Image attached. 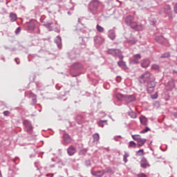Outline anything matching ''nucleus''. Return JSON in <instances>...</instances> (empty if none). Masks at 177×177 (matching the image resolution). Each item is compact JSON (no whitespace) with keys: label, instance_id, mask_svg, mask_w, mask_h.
<instances>
[{"label":"nucleus","instance_id":"nucleus-1","mask_svg":"<svg viewBox=\"0 0 177 177\" xmlns=\"http://www.w3.org/2000/svg\"><path fill=\"white\" fill-rule=\"evenodd\" d=\"M135 20V17L133 15H127L124 18V21L127 26H129L132 30L136 31H143V25H138Z\"/></svg>","mask_w":177,"mask_h":177},{"label":"nucleus","instance_id":"nucleus-2","mask_svg":"<svg viewBox=\"0 0 177 177\" xmlns=\"http://www.w3.org/2000/svg\"><path fill=\"white\" fill-rule=\"evenodd\" d=\"M71 67L72 70L75 71V72H73V71H71L70 72V75L73 78L79 77V75H81V74H82V73H81V71L84 70V65H82L81 63L75 62L71 65Z\"/></svg>","mask_w":177,"mask_h":177},{"label":"nucleus","instance_id":"nucleus-3","mask_svg":"<svg viewBox=\"0 0 177 177\" xmlns=\"http://www.w3.org/2000/svg\"><path fill=\"white\" fill-rule=\"evenodd\" d=\"M108 55H111L113 57H119L120 60L124 59V55H122V51L118 48H109L107 50Z\"/></svg>","mask_w":177,"mask_h":177},{"label":"nucleus","instance_id":"nucleus-4","mask_svg":"<svg viewBox=\"0 0 177 177\" xmlns=\"http://www.w3.org/2000/svg\"><path fill=\"white\" fill-rule=\"evenodd\" d=\"M151 77V73L149 71L145 72L143 74H142L139 77V82L140 84H145L146 82L149 81L150 80V77Z\"/></svg>","mask_w":177,"mask_h":177},{"label":"nucleus","instance_id":"nucleus-5","mask_svg":"<svg viewBox=\"0 0 177 177\" xmlns=\"http://www.w3.org/2000/svg\"><path fill=\"white\" fill-rule=\"evenodd\" d=\"M97 9H99V1L92 0L88 4V10H90L91 12H96Z\"/></svg>","mask_w":177,"mask_h":177},{"label":"nucleus","instance_id":"nucleus-6","mask_svg":"<svg viewBox=\"0 0 177 177\" xmlns=\"http://www.w3.org/2000/svg\"><path fill=\"white\" fill-rule=\"evenodd\" d=\"M155 41L160 44V45H163L164 46H169V41L168 39L165 38L163 36H156L155 37Z\"/></svg>","mask_w":177,"mask_h":177},{"label":"nucleus","instance_id":"nucleus-7","mask_svg":"<svg viewBox=\"0 0 177 177\" xmlns=\"http://www.w3.org/2000/svg\"><path fill=\"white\" fill-rule=\"evenodd\" d=\"M156 88V82L151 80L147 82V91L148 93H153L154 88Z\"/></svg>","mask_w":177,"mask_h":177},{"label":"nucleus","instance_id":"nucleus-8","mask_svg":"<svg viewBox=\"0 0 177 177\" xmlns=\"http://www.w3.org/2000/svg\"><path fill=\"white\" fill-rule=\"evenodd\" d=\"M163 10L165 15L168 16L169 19H172L173 16H172V10L171 9V6L165 5L163 7Z\"/></svg>","mask_w":177,"mask_h":177},{"label":"nucleus","instance_id":"nucleus-9","mask_svg":"<svg viewBox=\"0 0 177 177\" xmlns=\"http://www.w3.org/2000/svg\"><path fill=\"white\" fill-rule=\"evenodd\" d=\"M23 124L24 125L27 132H31V131H32V124L30 120H24L23 121Z\"/></svg>","mask_w":177,"mask_h":177},{"label":"nucleus","instance_id":"nucleus-10","mask_svg":"<svg viewBox=\"0 0 177 177\" xmlns=\"http://www.w3.org/2000/svg\"><path fill=\"white\" fill-rule=\"evenodd\" d=\"M140 164L141 168H143L144 169H146V168H147L148 167H150V164L147 161V159L145 157H143L141 159Z\"/></svg>","mask_w":177,"mask_h":177},{"label":"nucleus","instance_id":"nucleus-11","mask_svg":"<svg viewBox=\"0 0 177 177\" xmlns=\"http://www.w3.org/2000/svg\"><path fill=\"white\" fill-rule=\"evenodd\" d=\"M124 100L127 104H129V103H131V102H135V100H136V97L134 95H124Z\"/></svg>","mask_w":177,"mask_h":177},{"label":"nucleus","instance_id":"nucleus-12","mask_svg":"<svg viewBox=\"0 0 177 177\" xmlns=\"http://www.w3.org/2000/svg\"><path fill=\"white\" fill-rule=\"evenodd\" d=\"M108 37L111 41H114V39H115V28L108 31Z\"/></svg>","mask_w":177,"mask_h":177},{"label":"nucleus","instance_id":"nucleus-13","mask_svg":"<svg viewBox=\"0 0 177 177\" xmlns=\"http://www.w3.org/2000/svg\"><path fill=\"white\" fill-rule=\"evenodd\" d=\"M62 138L66 145H68L71 143V140H72L71 136H70V135H68L67 133H64Z\"/></svg>","mask_w":177,"mask_h":177},{"label":"nucleus","instance_id":"nucleus-14","mask_svg":"<svg viewBox=\"0 0 177 177\" xmlns=\"http://www.w3.org/2000/svg\"><path fill=\"white\" fill-rule=\"evenodd\" d=\"M91 175L95 177H103V176L104 175V171L103 169L96 171H91Z\"/></svg>","mask_w":177,"mask_h":177},{"label":"nucleus","instance_id":"nucleus-15","mask_svg":"<svg viewBox=\"0 0 177 177\" xmlns=\"http://www.w3.org/2000/svg\"><path fill=\"white\" fill-rule=\"evenodd\" d=\"M175 88V81L170 80L168 82L167 84L166 85L167 91H172Z\"/></svg>","mask_w":177,"mask_h":177},{"label":"nucleus","instance_id":"nucleus-16","mask_svg":"<svg viewBox=\"0 0 177 177\" xmlns=\"http://www.w3.org/2000/svg\"><path fill=\"white\" fill-rule=\"evenodd\" d=\"M44 27L47 28L48 31H53V21H47L45 24H43Z\"/></svg>","mask_w":177,"mask_h":177},{"label":"nucleus","instance_id":"nucleus-17","mask_svg":"<svg viewBox=\"0 0 177 177\" xmlns=\"http://www.w3.org/2000/svg\"><path fill=\"white\" fill-rule=\"evenodd\" d=\"M77 152V150L75 149V147L74 146L71 145L67 149V153L68 156H74L75 153Z\"/></svg>","mask_w":177,"mask_h":177},{"label":"nucleus","instance_id":"nucleus-18","mask_svg":"<svg viewBox=\"0 0 177 177\" xmlns=\"http://www.w3.org/2000/svg\"><path fill=\"white\" fill-rule=\"evenodd\" d=\"M118 66L120 67V68H122V70H128V66H127V63L122 61V59H120L119 62H118Z\"/></svg>","mask_w":177,"mask_h":177},{"label":"nucleus","instance_id":"nucleus-19","mask_svg":"<svg viewBox=\"0 0 177 177\" xmlns=\"http://www.w3.org/2000/svg\"><path fill=\"white\" fill-rule=\"evenodd\" d=\"M29 97L32 98V106H35L37 104V95L31 92L29 94Z\"/></svg>","mask_w":177,"mask_h":177},{"label":"nucleus","instance_id":"nucleus-20","mask_svg":"<svg viewBox=\"0 0 177 177\" xmlns=\"http://www.w3.org/2000/svg\"><path fill=\"white\" fill-rule=\"evenodd\" d=\"M55 43L56 44L57 48L62 49V37L60 36H57L55 39Z\"/></svg>","mask_w":177,"mask_h":177},{"label":"nucleus","instance_id":"nucleus-21","mask_svg":"<svg viewBox=\"0 0 177 177\" xmlns=\"http://www.w3.org/2000/svg\"><path fill=\"white\" fill-rule=\"evenodd\" d=\"M28 31H34L35 30V23L30 21L27 24Z\"/></svg>","mask_w":177,"mask_h":177},{"label":"nucleus","instance_id":"nucleus-22","mask_svg":"<svg viewBox=\"0 0 177 177\" xmlns=\"http://www.w3.org/2000/svg\"><path fill=\"white\" fill-rule=\"evenodd\" d=\"M149 66H150L149 60H148V59L142 60V62L141 63V66L142 67V68H147V67H149Z\"/></svg>","mask_w":177,"mask_h":177},{"label":"nucleus","instance_id":"nucleus-23","mask_svg":"<svg viewBox=\"0 0 177 177\" xmlns=\"http://www.w3.org/2000/svg\"><path fill=\"white\" fill-rule=\"evenodd\" d=\"M147 140H146V138H140L138 141H137V145L138 147H142V146H143V145H145V143H146Z\"/></svg>","mask_w":177,"mask_h":177},{"label":"nucleus","instance_id":"nucleus-24","mask_svg":"<svg viewBox=\"0 0 177 177\" xmlns=\"http://www.w3.org/2000/svg\"><path fill=\"white\" fill-rule=\"evenodd\" d=\"M9 17H10L11 23H13L17 20V15H16V13L10 12Z\"/></svg>","mask_w":177,"mask_h":177},{"label":"nucleus","instance_id":"nucleus-25","mask_svg":"<svg viewBox=\"0 0 177 177\" xmlns=\"http://www.w3.org/2000/svg\"><path fill=\"white\" fill-rule=\"evenodd\" d=\"M140 122L142 124V125H147L149 120H147V118H145V116H141L140 117Z\"/></svg>","mask_w":177,"mask_h":177},{"label":"nucleus","instance_id":"nucleus-26","mask_svg":"<svg viewBox=\"0 0 177 177\" xmlns=\"http://www.w3.org/2000/svg\"><path fill=\"white\" fill-rule=\"evenodd\" d=\"M68 56L71 60H73V59H75L77 57V53H75V50H72L70 53H68Z\"/></svg>","mask_w":177,"mask_h":177},{"label":"nucleus","instance_id":"nucleus-27","mask_svg":"<svg viewBox=\"0 0 177 177\" xmlns=\"http://www.w3.org/2000/svg\"><path fill=\"white\" fill-rule=\"evenodd\" d=\"M104 171V174H110L111 175H113L114 174V171L111 169V167H106L105 169H103Z\"/></svg>","mask_w":177,"mask_h":177},{"label":"nucleus","instance_id":"nucleus-28","mask_svg":"<svg viewBox=\"0 0 177 177\" xmlns=\"http://www.w3.org/2000/svg\"><path fill=\"white\" fill-rule=\"evenodd\" d=\"M104 124H105V125H108L107 120H100L97 122L98 127H100L101 128H104Z\"/></svg>","mask_w":177,"mask_h":177},{"label":"nucleus","instance_id":"nucleus-29","mask_svg":"<svg viewBox=\"0 0 177 177\" xmlns=\"http://www.w3.org/2000/svg\"><path fill=\"white\" fill-rule=\"evenodd\" d=\"M168 57H171V53L169 52H165L160 56V59H168Z\"/></svg>","mask_w":177,"mask_h":177},{"label":"nucleus","instance_id":"nucleus-30","mask_svg":"<svg viewBox=\"0 0 177 177\" xmlns=\"http://www.w3.org/2000/svg\"><path fill=\"white\" fill-rule=\"evenodd\" d=\"M128 115L131 117V118L135 119L136 117H138V115L136 113L133 112V111H129L128 112Z\"/></svg>","mask_w":177,"mask_h":177},{"label":"nucleus","instance_id":"nucleus-31","mask_svg":"<svg viewBox=\"0 0 177 177\" xmlns=\"http://www.w3.org/2000/svg\"><path fill=\"white\" fill-rule=\"evenodd\" d=\"M125 97V95H122V93H118L116 94V98L120 100V101H122L124 100Z\"/></svg>","mask_w":177,"mask_h":177},{"label":"nucleus","instance_id":"nucleus-32","mask_svg":"<svg viewBox=\"0 0 177 177\" xmlns=\"http://www.w3.org/2000/svg\"><path fill=\"white\" fill-rule=\"evenodd\" d=\"M128 157H129V153H127V151H124V155L123 156L124 162H128Z\"/></svg>","mask_w":177,"mask_h":177},{"label":"nucleus","instance_id":"nucleus-33","mask_svg":"<svg viewBox=\"0 0 177 177\" xmlns=\"http://www.w3.org/2000/svg\"><path fill=\"white\" fill-rule=\"evenodd\" d=\"M86 153H88V149H81V150L79 151V155H80V156H86Z\"/></svg>","mask_w":177,"mask_h":177},{"label":"nucleus","instance_id":"nucleus-34","mask_svg":"<svg viewBox=\"0 0 177 177\" xmlns=\"http://www.w3.org/2000/svg\"><path fill=\"white\" fill-rule=\"evenodd\" d=\"M96 29L98 31V32H104V28L102 27L99 24L97 25Z\"/></svg>","mask_w":177,"mask_h":177},{"label":"nucleus","instance_id":"nucleus-35","mask_svg":"<svg viewBox=\"0 0 177 177\" xmlns=\"http://www.w3.org/2000/svg\"><path fill=\"white\" fill-rule=\"evenodd\" d=\"M145 154V151L143 149H140L138 150L136 153V156L137 157H139L140 156H143Z\"/></svg>","mask_w":177,"mask_h":177},{"label":"nucleus","instance_id":"nucleus-36","mask_svg":"<svg viewBox=\"0 0 177 177\" xmlns=\"http://www.w3.org/2000/svg\"><path fill=\"white\" fill-rule=\"evenodd\" d=\"M99 139H100L99 133H95L93 135V142H99Z\"/></svg>","mask_w":177,"mask_h":177},{"label":"nucleus","instance_id":"nucleus-37","mask_svg":"<svg viewBox=\"0 0 177 177\" xmlns=\"http://www.w3.org/2000/svg\"><path fill=\"white\" fill-rule=\"evenodd\" d=\"M93 39H94V42L95 44H100V39H102V37H100L99 36H95V37H94Z\"/></svg>","mask_w":177,"mask_h":177},{"label":"nucleus","instance_id":"nucleus-38","mask_svg":"<svg viewBox=\"0 0 177 177\" xmlns=\"http://www.w3.org/2000/svg\"><path fill=\"white\" fill-rule=\"evenodd\" d=\"M149 23L151 26H154L157 23V20L155 18H149Z\"/></svg>","mask_w":177,"mask_h":177},{"label":"nucleus","instance_id":"nucleus-39","mask_svg":"<svg viewBox=\"0 0 177 177\" xmlns=\"http://www.w3.org/2000/svg\"><path fill=\"white\" fill-rule=\"evenodd\" d=\"M129 147H133V149H136V143L133 141H130Z\"/></svg>","mask_w":177,"mask_h":177},{"label":"nucleus","instance_id":"nucleus-40","mask_svg":"<svg viewBox=\"0 0 177 177\" xmlns=\"http://www.w3.org/2000/svg\"><path fill=\"white\" fill-rule=\"evenodd\" d=\"M132 138L133 139V140H136L138 142L142 138H140V135H133Z\"/></svg>","mask_w":177,"mask_h":177},{"label":"nucleus","instance_id":"nucleus-41","mask_svg":"<svg viewBox=\"0 0 177 177\" xmlns=\"http://www.w3.org/2000/svg\"><path fill=\"white\" fill-rule=\"evenodd\" d=\"M84 165L86 166V167H91L92 165V162H91V160L89 159H87L84 161Z\"/></svg>","mask_w":177,"mask_h":177},{"label":"nucleus","instance_id":"nucleus-42","mask_svg":"<svg viewBox=\"0 0 177 177\" xmlns=\"http://www.w3.org/2000/svg\"><path fill=\"white\" fill-rule=\"evenodd\" d=\"M149 131H150V128L146 127L145 129L140 132V133H146V132H149Z\"/></svg>","mask_w":177,"mask_h":177},{"label":"nucleus","instance_id":"nucleus-43","mask_svg":"<svg viewBox=\"0 0 177 177\" xmlns=\"http://www.w3.org/2000/svg\"><path fill=\"white\" fill-rule=\"evenodd\" d=\"M133 58L137 60H139V59H142V56L140 55V54H136L133 55Z\"/></svg>","mask_w":177,"mask_h":177},{"label":"nucleus","instance_id":"nucleus-44","mask_svg":"<svg viewBox=\"0 0 177 177\" xmlns=\"http://www.w3.org/2000/svg\"><path fill=\"white\" fill-rule=\"evenodd\" d=\"M21 32V28L18 27L16 30H15V34L16 35H19V34H20V32Z\"/></svg>","mask_w":177,"mask_h":177},{"label":"nucleus","instance_id":"nucleus-45","mask_svg":"<svg viewBox=\"0 0 177 177\" xmlns=\"http://www.w3.org/2000/svg\"><path fill=\"white\" fill-rule=\"evenodd\" d=\"M3 114L5 117H8L9 114H10V111H4L3 112Z\"/></svg>","mask_w":177,"mask_h":177},{"label":"nucleus","instance_id":"nucleus-46","mask_svg":"<svg viewBox=\"0 0 177 177\" xmlns=\"http://www.w3.org/2000/svg\"><path fill=\"white\" fill-rule=\"evenodd\" d=\"M137 177H147V175L145 173H140L137 174Z\"/></svg>","mask_w":177,"mask_h":177},{"label":"nucleus","instance_id":"nucleus-47","mask_svg":"<svg viewBox=\"0 0 177 177\" xmlns=\"http://www.w3.org/2000/svg\"><path fill=\"white\" fill-rule=\"evenodd\" d=\"M35 167L37 170L39 169V161L35 162Z\"/></svg>","mask_w":177,"mask_h":177},{"label":"nucleus","instance_id":"nucleus-48","mask_svg":"<svg viewBox=\"0 0 177 177\" xmlns=\"http://www.w3.org/2000/svg\"><path fill=\"white\" fill-rule=\"evenodd\" d=\"M158 68H159L158 65H157V64H153L151 66L152 70H158Z\"/></svg>","mask_w":177,"mask_h":177},{"label":"nucleus","instance_id":"nucleus-49","mask_svg":"<svg viewBox=\"0 0 177 177\" xmlns=\"http://www.w3.org/2000/svg\"><path fill=\"white\" fill-rule=\"evenodd\" d=\"M55 88H56V89H57V91H60V89H64V87L60 86H59L58 84H57V85L55 86Z\"/></svg>","mask_w":177,"mask_h":177},{"label":"nucleus","instance_id":"nucleus-50","mask_svg":"<svg viewBox=\"0 0 177 177\" xmlns=\"http://www.w3.org/2000/svg\"><path fill=\"white\" fill-rule=\"evenodd\" d=\"M77 21H78V23H80V24H82V26H83V27L84 28H86V26H85V24H82V22L81 21V19H78V20H77Z\"/></svg>","mask_w":177,"mask_h":177},{"label":"nucleus","instance_id":"nucleus-51","mask_svg":"<svg viewBox=\"0 0 177 177\" xmlns=\"http://www.w3.org/2000/svg\"><path fill=\"white\" fill-rule=\"evenodd\" d=\"M132 62L135 63V64H138L139 63V60L134 58L133 59H132Z\"/></svg>","mask_w":177,"mask_h":177},{"label":"nucleus","instance_id":"nucleus-52","mask_svg":"<svg viewBox=\"0 0 177 177\" xmlns=\"http://www.w3.org/2000/svg\"><path fill=\"white\" fill-rule=\"evenodd\" d=\"M174 11L177 14V3L174 6Z\"/></svg>","mask_w":177,"mask_h":177},{"label":"nucleus","instance_id":"nucleus-53","mask_svg":"<svg viewBox=\"0 0 177 177\" xmlns=\"http://www.w3.org/2000/svg\"><path fill=\"white\" fill-rule=\"evenodd\" d=\"M158 97V95L157 94H154L152 95V99H157Z\"/></svg>","mask_w":177,"mask_h":177},{"label":"nucleus","instance_id":"nucleus-54","mask_svg":"<svg viewBox=\"0 0 177 177\" xmlns=\"http://www.w3.org/2000/svg\"><path fill=\"white\" fill-rule=\"evenodd\" d=\"M17 57L15 58V62L17 63V64H20V62L17 61Z\"/></svg>","mask_w":177,"mask_h":177},{"label":"nucleus","instance_id":"nucleus-55","mask_svg":"<svg viewBox=\"0 0 177 177\" xmlns=\"http://www.w3.org/2000/svg\"><path fill=\"white\" fill-rule=\"evenodd\" d=\"M172 114H173L174 118H177V112H174Z\"/></svg>","mask_w":177,"mask_h":177},{"label":"nucleus","instance_id":"nucleus-56","mask_svg":"<svg viewBox=\"0 0 177 177\" xmlns=\"http://www.w3.org/2000/svg\"><path fill=\"white\" fill-rule=\"evenodd\" d=\"M81 46H84L85 48V46H86V44H85V42L80 44Z\"/></svg>","mask_w":177,"mask_h":177},{"label":"nucleus","instance_id":"nucleus-57","mask_svg":"<svg viewBox=\"0 0 177 177\" xmlns=\"http://www.w3.org/2000/svg\"><path fill=\"white\" fill-rule=\"evenodd\" d=\"M46 176H47V177H48V176L53 177V174H46Z\"/></svg>","mask_w":177,"mask_h":177},{"label":"nucleus","instance_id":"nucleus-58","mask_svg":"<svg viewBox=\"0 0 177 177\" xmlns=\"http://www.w3.org/2000/svg\"><path fill=\"white\" fill-rule=\"evenodd\" d=\"M131 44H135L136 43V41H135V40H131Z\"/></svg>","mask_w":177,"mask_h":177},{"label":"nucleus","instance_id":"nucleus-59","mask_svg":"<svg viewBox=\"0 0 177 177\" xmlns=\"http://www.w3.org/2000/svg\"><path fill=\"white\" fill-rule=\"evenodd\" d=\"M173 74H176L177 75V71L173 70Z\"/></svg>","mask_w":177,"mask_h":177},{"label":"nucleus","instance_id":"nucleus-60","mask_svg":"<svg viewBox=\"0 0 177 177\" xmlns=\"http://www.w3.org/2000/svg\"><path fill=\"white\" fill-rule=\"evenodd\" d=\"M67 14H68L69 16H71V12L68 11V12H67Z\"/></svg>","mask_w":177,"mask_h":177},{"label":"nucleus","instance_id":"nucleus-61","mask_svg":"<svg viewBox=\"0 0 177 177\" xmlns=\"http://www.w3.org/2000/svg\"><path fill=\"white\" fill-rule=\"evenodd\" d=\"M50 168H54V167H55V165H50Z\"/></svg>","mask_w":177,"mask_h":177},{"label":"nucleus","instance_id":"nucleus-62","mask_svg":"<svg viewBox=\"0 0 177 177\" xmlns=\"http://www.w3.org/2000/svg\"><path fill=\"white\" fill-rule=\"evenodd\" d=\"M1 60H3V62H5V57H1Z\"/></svg>","mask_w":177,"mask_h":177},{"label":"nucleus","instance_id":"nucleus-63","mask_svg":"<svg viewBox=\"0 0 177 177\" xmlns=\"http://www.w3.org/2000/svg\"><path fill=\"white\" fill-rule=\"evenodd\" d=\"M80 39H81L82 41H84V38H82V37H80Z\"/></svg>","mask_w":177,"mask_h":177},{"label":"nucleus","instance_id":"nucleus-64","mask_svg":"<svg viewBox=\"0 0 177 177\" xmlns=\"http://www.w3.org/2000/svg\"><path fill=\"white\" fill-rule=\"evenodd\" d=\"M118 138H121V136H118Z\"/></svg>","mask_w":177,"mask_h":177}]
</instances>
